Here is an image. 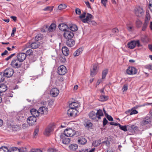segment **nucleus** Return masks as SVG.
I'll return each instance as SVG.
<instances>
[{"label":"nucleus","instance_id":"obj_10","mask_svg":"<svg viewBox=\"0 0 152 152\" xmlns=\"http://www.w3.org/2000/svg\"><path fill=\"white\" fill-rule=\"evenodd\" d=\"M151 120V118L148 116L146 117L141 122V125L142 126H144L148 124H150Z\"/></svg>","mask_w":152,"mask_h":152},{"label":"nucleus","instance_id":"obj_33","mask_svg":"<svg viewBox=\"0 0 152 152\" xmlns=\"http://www.w3.org/2000/svg\"><path fill=\"white\" fill-rule=\"evenodd\" d=\"M83 50L81 48H79L77 49L73 54V55L75 57L78 56L80 54L82 53Z\"/></svg>","mask_w":152,"mask_h":152},{"label":"nucleus","instance_id":"obj_4","mask_svg":"<svg viewBox=\"0 0 152 152\" xmlns=\"http://www.w3.org/2000/svg\"><path fill=\"white\" fill-rule=\"evenodd\" d=\"M136 45L138 47H140L141 46L139 40L132 41L127 44L128 47L130 49L134 48Z\"/></svg>","mask_w":152,"mask_h":152},{"label":"nucleus","instance_id":"obj_7","mask_svg":"<svg viewBox=\"0 0 152 152\" xmlns=\"http://www.w3.org/2000/svg\"><path fill=\"white\" fill-rule=\"evenodd\" d=\"M126 72L129 75H135L137 72V69L134 67H129L126 70Z\"/></svg>","mask_w":152,"mask_h":152},{"label":"nucleus","instance_id":"obj_45","mask_svg":"<svg viewBox=\"0 0 152 152\" xmlns=\"http://www.w3.org/2000/svg\"><path fill=\"white\" fill-rule=\"evenodd\" d=\"M133 27L132 25L130 23V24H126V28L129 31H132V29Z\"/></svg>","mask_w":152,"mask_h":152},{"label":"nucleus","instance_id":"obj_11","mask_svg":"<svg viewBox=\"0 0 152 152\" xmlns=\"http://www.w3.org/2000/svg\"><path fill=\"white\" fill-rule=\"evenodd\" d=\"M94 18V16L89 13H88L85 18L83 19L82 21L83 22L90 24V21L91 19Z\"/></svg>","mask_w":152,"mask_h":152},{"label":"nucleus","instance_id":"obj_38","mask_svg":"<svg viewBox=\"0 0 152 152\" xmlns=\"http://www.w3.org/2000/svg\"><path fill=\"white\" fill-rule=\"evenodd\" d=\"M142 24V23L141 20L139 19L136 20V25L137 28H140Z\"/></svg>","mask_w":152,"mask_h":152},{"label":"nucleus","instance_id":"obj_44","mask_svg":"<svg viewBox=\"0 0 152 152\" xmlns=\"http://www.w3.org/2000/svg\"><path fill=\"white\" fill-rule=\"evenodd\" d=\"M5 78V76L3 72L0 73V82L3 81Z\"/></svg>","mask_w":152,"mask_h":152},{"label":"nucleus","instance_id":"obj_52","mask_svg":"<svg viewBox=\"0 0 152 152\" xmlns=\"http://www.w3.org/2000/svg\"><path fill=\"white\" fill-rule=\"evenodd\" d=\"M145 68L149 70H152V65L149 64L145 66Z\"/></svg>","mask_w":152,"mask_h":152},{"label":"nucleus","instance_id":"obj_16","mask_svg":"<svg viewBox=\"0 0 152 152\" xmlns=\"http://www.w3.org/2000/svg\"><path fill=\"white\" fill-rule=\"evenodd\" d=\"M53 126H49L45 129L44 134L47 136H49L51 132H53Z\"/></svg>","mask_w":152,"mask_h":152},{"label":"nucleus","instance_id":"obj_61","mask_svg":"<svg viewBox=\"0 0 152 152\" xmlns=\"http://www.w3.org/2000/svg\"><path fill=\"white\" fill-rule=\"evenodd\" d=\"M86 15V13L85 12H84L83 14L80 15L79 17L80 19L83 18L85 17Z\"/></svg>","mask_w":152,"mask_h":152},{"label":"nucleus","instance_id":"obj_50","mask_svg":"<svg viewBox=\"0 0 152 152\" xmlns=\"http://www.w3.org/2000/svg\"><path fill=\"white\" fill-rule=\"evenodd\" d=\"M92 145L95 147H97L100 145V143L98 141H96L93 142Z\"/></svg>","mask_w":152,"mask_h":152},{"label":"nucleus","instance_id":"obj_37","mask_svg":"<svg viewBox=\"0 0 152 152\" xmlns=\"http://www.w3.org/2000/svg\"><path fill=\"white\" fill-rule=\"evenodd\" d=\"M118 126L122 130L126 132L128 131L127 129V125L126 126H122L120 125V124H118Z\"/></svg>","mask_w":152,"mask_h":152},{"label":"nucleus","instance_id":"obj_57","mask_svg":"<svg viewBox=\"0 0 152 152\" xmlns=\"http://www.w3.org/2000/svg\"><path fill=\"white\" fill-rule=\"evenodd\" d=\"M107 118L109 121H113V118L110 115H107Z\"/></svg>","mask_w":152,"mask_h":152},{"label":"nucleus","instance_id":"obj_25","mask_svg":"<svg viewBox=\"0 0 152 152\" xmlns=\"http://www.w3.org/2000/svg\"><path fill=\"white\" fill-rule=\"evenodd\" d=\"M80 105V104L77 102H72L70 103L69 105V107L70 108H72L73 109L76 108L77 107H79Z\"/></svg>","mask_w":152,"mask_h":152},{"label":"nucleus","instance_id":"obj_22","mask_svg":"<svg viewBox=\"0 0 152 152\" xmlns=\"http://www.w3.org/2000/svg\"><path fill=\"white\" fill-rule=\"evenodd\" d=\"M75 42L74 40L72 39H68L66 41V45L69 47H72L75 44Z\"/></svg>","mask_w":152,"mask_h":152},{"label":"nucleus","instance_id":"obj_23","mask_svg":"<svg viewBox=\"0 0 152 152\" xmlns=\"http://www.w3.org/2000/svg\"><path fill=\"white\" fill-rule=\"evenodd\" d=\"M88 116L89 118L93 120H96L97 118L96 113L94 111L90 112L88 114Z\"/></svg>","mask_w":152,"mask_h":152},{"label":"nucleus","instance_id":"obj_58","mask_svg":"<svg viewBox=\"0 0 152 152\" xmlns=\"http://www.w3.org/2000/svg\"><path fill=\"white\" fill-rule=\"evenodd\" d=\"M108 122V121L105 118L103 119V125L104 126H105Z\"/></svg>","mask_w":152,"mask_h":152},{"label":"nucleus","instance_id":"obj_64","mask_svg":"<svg viewBox=\"0 0 152 152\" xmlns=\"http://www.w3.org/2000/svg\"><path fill=\"white\" fill-rule=\"evenodd\" d=\"M92 125L93 124L89 122L88 123L86 124V126L90 127H92Z\"/></svg>","mask_w":152,"mask_h":152},{"label":"nucleus","instance_id":"obj_49","mask_svg":"<svg viewBox=\"0 0 152 152\" xmlns=\"http://www.w3.org/2000/svg\"><path fill=\"white\" fill-rule=\"evenodd\" d=\"M53 9V7L50 6H48L45 8L43 9V10L44 11H49L51 12L52 11Z\"/></svg>","mask_w":152,"mask_h":152},{"label":"nucleus","instance_id":"obj_13","mask_svg":"<svg viewBox=\"0 0 152 152\" xmlns=\"http://www.w3.org/2000/svg\"><path fill=\"white\" fill-rule=\"evenodd\" d=\"M135 14L138 17H140L143 14V10L140 7H136L135 9Z\"/></svg>","mask_w":152,"mask_h":152},{"label":"nucleus","instance_id":"obj_56","mask_svg":"<svg viewBox=\"0 0 152 152\" xmlns=\"http://www.w3.org/2000/svg\"><path fill=\"white\" fill-rule=\"evenodd\" d=\"M38 132H39V130L38 129H35L34 132V137H35L37 135Z\"/></svg>","mask_w":152,"mask_h":152},{"label":"nucleus","instance_id":"obj_42","mask_svg":"<svg viewBox=\"0 0 152 152\" xmlns=\"http://www.w3.org/2000/svg\"><path fill=\"white\" fill-rule=\"evenodd\" d=\"M0 152H9V150L7 147H2L0 148Z\"/></svg>","mask_w":152,"mask_h":152},{"label":"nucleus","instance_id":"obj_29","mask_svg":"<svg viewBox=\"0 0 152 152\" xmlns=\"http://www.w3.org/2000/svg\"><path fill=\"white\" fill-rule=\"evenodd\" d=\"M56 25L55 23H52L49 27L48 31L50 32H52L56 30Z\"/></svg>","mask_w":152,"mask_h":152},{"label":"nucleus","instance_id":"obj_6","mask_svg":"<svg viewBox=\"0 0 152 152\" xmlns=\"http://www.w3.org/2000/svg\"><path fill=\"white\" fill-rule=\"evenodd\" d=\"M78 112V111L76 109L69 108L67 111V114L69 116L75 117L77 116Z\"/></svg>","mask_w":152,"mask_h":152},{"label":"nucleus","instance_id":"obj_3","mask_svg":"<svg viewBox=\"0 0 152 152\" xmlns=\"http://www.w3.org/2000/svg\"><path fill=\"white\" fill-rule=\"evenodd\" d=\"M75 131L72 128L66 129L64 131V136L65 135L68 137H72L75 134Z\"/></svg>","mask_w":152,"mask_h":152},{"label":"nucleus","instance_id":"obj_27","mask_svg":"<svg viewBox=\"0 0 152 152\" xmlns=\"http://www.w3.org/2000/svg\"><path fill=\"white\" fill-rule=\"evenodd\" d=\"M55 140H59L63 139L64 138V134L62 133H58L57 132H56L55 134Z\"/></svg>","mask_w":152,"mask_h":152},{"label":"nucleus","instance_id":"obj_36","mask_svg":"<svg viewBox=\"0 0 152 152\" xmlns=\"http://www.w3.org/2000/svg\"><path fill=\"white\" fill-rule=\"evenodd\" d=\"M108 72V70L107 69H106L103 70L102 71V79H104L106 76Z\"/></svg>","mask_w":152,"mask_h":152},{"label":"nucleus","instance_id":"obj_59","mask_svg":"<svg viewBox=\"0 0 152 152\" xmlns=\"http://www.w3.org/2000/svg\"><path fill=\"white\" fill-rule=\"evenodd\" d=\"M14 55H15V54L14 53H13V54H12L11 55L9 56L8 57H7L5 59V60L6 61H8L9 59H10L12 57H13V56H14Z\"/></svg>","mask_w":152,"mask_h":152},{"label":"nucleus","instance_id":"obj_9","mask_svg":"<svg viewBox=\"0 0 152 152\" xmlns=\"http://www.w3.org/2000/svg\"><path fill=\"white\" fill-rule=\"evenodd\" d=\"M74 36L73 33L69 30L65 31L64 33V36L66 39H72Z\"/></svg>","mask_w":152,"mask_h":152},{"label":"nucleus","instance_id":"obj_24","mask_svg":"<svg viewBox=\"0 0 152 152\" xmlns=\"http://www.w3.org/2000/svg\"><path fill=\"white\" fill-rule=\"evenodd\" d=\"M127 129L129 132H133L137 130V127L134 125H127Z\"/></svg>","mask_w":152,"mask_h":152},{"label":"nucleus","instance_id":"obj_17","mask_svg":"<svg viewBox=\"0 0 152 152\" xmlns=\"http://www.w3.org/2000/svg\"><path fill=\"white\" fill-rule=\"evenodd\" d=\"M59 93V90L56 88H53L50 91V94L53 97L57 96Z\"/></svg>","mask_w":152,"mask_h":152},{"label":"nucleus","instance_id":"obj_30","mask_svg":"<svg viewBox=\"0 0 152 152\" xmlns=\"http://www.w3.org/2000/svg\"><path fill=\"white\" fill-rule=\"evenodd\" d=\"M68 28L70 29L72 31H75L78 29L77 26L75 24H72L70 25L69 26Z\"/></svg>","mask_w":152,"mask_h":152},{"label":"nucleus","instance_id":"obj_53","mask_svg":"<svg viewBox=\"0 0 152 152\" xmlns=\"http://www.w3.org/2000/svg\"><path fill=\"white\" fill-rule=\"evenodd\" d=\"M102 143L107 146H109L110 144V142L108 140H106L105 141H103Z\"/></svg>","mask_w":152,"mask_h":152},{"label":"nucleus","instance_id":"obj_21","mask_svg":"<svg viewBox=\"0 0 152 152\" xmlns=\"http://www.w3.org/2000/svg\"><path fill=\"white\" fill-rule=\"evenodd\" d=\"M58 28L61 31H64L65 32V31L68 30L67 29L69 28L68 26L64 23H61L58 26Z\"/></svg>","mask_w":152,"mask_h":152},{"label":"nucleus","instance_id":"obj_8","mask_svg":"<svg viewBox=\"0 0 152 152\" xmlns=\"http://www.w3.org/2000/svg\"><path fill=\"white\" fill-rule=\"evenodd\" d=\"M13 70L11 68L6 69L3 72L5 77H10L12 76L13 75Z\"/></svg>","mask_w":152,"mask_h":152},{"label":"nucleus","instance_id":"obj_55","mask_svg":"<svg viewBox=\"0 0 152 152\" xmlns=\"http://www.w3.org/2000/svg\"><path fill=\"white\" fill-rule=\"evenodd\" d=\"M75 12L76 14L79 15H80L81 13L80 10L78 8H76Z\"/></svg>","mask_w":152,"mask_h":152},{"label":"nucleus","instance_id":"obj_19","mask_svg":"<svg viewBox=\"0 0 152 152\" xmlns=\"http://www.w3.org/2000/svg\"><path fill=\"white\" fill-rule=\"evenodd\" d=\"M40 42L36 41L32 43H30V48L32 49H36L37 48L40 46Z\"/></svg>","mask_w":152,"mask_h":152},{"label":"nucleus","instance_id":"obj_40","mask_svg":"<svg viewBox=\"0 0 152 152\" xmlns=\"http://www.w3.org/2000/svg\"><path fill=\"white\" fill-rule=\"evenodd\" d=\"M108 97L104 95H101L99 97L100 100L101 101H104L107 100Z\"/></svg>","mask_w":152,"mask_h":152},{"label":"nucleus","instance_id":"obj_2","mask_svg":"<svg viewBox=\"0 0 152 152\" xmlns=\"http://www.w3.org/2000/svg\"><path fill=\"white\" fill-rule=\"evenodd\" d=\"M11 66L13 68H18L21 66V63L16 58H14L11 63Z\"/></svg>","mask_w":152,"mask_h":152},{"label":"nucleus","instance_id":"obj_18","mask_svg":"<svg viewBox=\"0 0 152 152\" xmlns=\"http://www.w3.org/2000/svg\"><path fill=\"white\" fill-rule=\"evenodd\" d=\"M93 69L91 70V76L92 77L95 76L97 72L96 70L97 68L98 65L96 64H94L93 66Z\"/></svg>","mask_w":152,"mask_h":152},{"label":"nucleus","instance_id":"obj_41","mask_svg":"<svg viewBox=\"0 0 152 152\" xmlns=\"http://www.w3.org/2000/svg\"><path fill=\"white\" fill-rule=\"evenodd\" d=\"M42 37L43 35L42 34H38L35 37V40L36 41H38L41 40Z\"/></svg>","mask_w":152,"mask_h":152},{"label":"nucleus","instance_id":"obj_34","mask_svg":"<svg viewBox=\"0 0 152 152\" xmlns=\"http://www.w3.org/2000/svg\"><path fill=\"white\" fill-rule=\"evenodd\" d=\"M30 47V42H28L26 44L24 45L23 46L22 48V51H24L27 48H29Z\"/></svg>","mask_w":152,"mask_h":152},{"label":"nucleus","instance_id":"obj_43","mask_svg":"<svg viewBox=\"0 0 152 152\" xmlns=\"http://www.w3.org/2000/svg\"><path fill=\"white\" fill-rule=\"evenodd\" d=\"M62 142L64 144H68L69 143L70 140L69 138H63Z\"/></svg>","mask_w":152,"mask_h":152},{"label":"nucleus","instance_id":"obj_54","mask_svg":"<svg viewBox=\"0 0 152 152\" xmlns=\"http://www.w3.org/2000/svg\"><path fill=\"white\" fill-rule=\"evenodd\" d=\"M107 1V0H101V3L103 4L104 7H106V3Z\"/></svg>","mask_w":152,"mask_h":152},{"label":"nucleus","instance_id":"obj_48","mask_svg":"<svg viewBox=\"0 0 152 152\" xmlns=\"http://www.w3.org/2000/svg\"><path fill=\"white\" fill-rule=\"evenodd\" d=\"M11 151H12V152H20L19 149L15 147H12Z\"/></svg>","mask_w":152,"mask_h":152},{"label":"nucleus","instance_id":"obj_39","mask_svg":"<svg viewBox=\"0 0 152 152\" xmlns=\"http://www.w3.org/2000/svg\"><path fill=\"white\" fill-rule=\"evenodd\" d=\"M33 51L31 49H29L27 50L25 53L26 55V56H30L33 54Z\"/></svg>","mask_w":152,"mask_h":152},{"label":"nucleus","instance_id":"obj_47","mask_svg":"<svg viewBox=\"0 0 152 152\" xmlns=\"http://www.w3.org/2000/svg\"><path fill=\"white\" fill-rule=\"evenodd\" d=\"M20 152H26L27 151V149L25 147H20L19 148Z\"/></svg>","mask_w":152,"mask_h":152},{"label":"nucleus","instance_id":"obj_1","mask_svg":"<svg viewBox=\"0 0 152 152\" xmlns=\"http://www.w3.org/2000/svg\"><path fill=\"white\" fill-rule=\"evenodd\" d=\"M48 111V110L47 107H42L39 108L38 111L35 109L33 108L31 110L30 112L32 116L37 117L39 115V114H47Z\"/></svg>","mask_w":152,"mask_h":152},{"label":"nucleus","instance_id":"obj_62","mask_svg":"<svg viewBox=\"0 0 152 152\" xmlns=\"http://www.w3.org/2000/svg\"><path fill=\"white\" fill-rule=\"evenodd\" d=\"M118 29L116 28H115L112 30V32L113 33H118Z\"/></svg>","mask_w":152,"mask_h":152},{"label":"nucleus","instance_id":"obj_12","mask_svg":"<svg viewBox=\"0 0 152 152\" xmlns=\"http://www.w3.org/2000/svg\"><path fill=\"white\" fill-rule=\"evenodd\" d=\"M36 117L34 116H30L28 118L27 120V122L29 125H32L34 124L36 121Z\"/></svg>","mask_w":152,"mask_h":152},{"label":"nucleus","instance_id":"obj_5","mask_svg":"<svg viewBox=\"0 0 152 152\" xmlns=\"http://www.w3.org/2000/svg\"><path fill=\"white\" fill-rule=\"evenodd\" d=\"M67 72L66 68L64 65H61L58 69V73L60 75H65Z\"/></svg>","mask_w":152,"mask_h":152},{"label":"nucleus","instance_id":"obj_20","mask_svg":"<svg viewBox=\"0 0 152 152\" xmlns=\"http://www.w3.org/2000/svg\"><path fill=\"white\" fill-rule=\"evenodd\" d=\"M17 120L20 122H23L25 120V117L24 115L21 113H19L17 116L16 117Z\"/></svg>","mask_w":152,"mask_h":152},{"label":"nucleus","instance_id":"obj_31","mask_svg":"<svg viewBox=\"0 0 152 152\" xmlns=\"http://www.w3.org/2000/svg\"><path fill=\"white\" fill-rule=\"evenodd\" d=\"M78 142L80 144L84 145L86 143L87 140L85 138L81 137L78 140Z\"/></svg>","mask_w":152,"mask_h":152},{"label":"nucleus","instance_id":"obj_51","mask_svg":"<svg viewBox=\"0 0 152 152\" xmlns=\"http://www.w3.org/2000/svg\"><path fill=\"white\" fill-rule=\"evenodd\" d=\"M31 150L33 152H42L41 150L38 148L32 149Z\"/></svg>","mask_w":152,"mask_h":152},{"label":"nucleus","instance_id":"obj_28","mask_svg":"<svg viewBox=\"0 0 152 152\" xmlns=\"http://www.w3.org/2000/svg\"><path fill=\"white\" fill-rule=\"evenodd\" d=\"M7 88V87L6 85L4 84H0V94L1 93L5 91Z\"/></svg>","mask_w":152,"mask_h":152},{"label":"nucleus","instance_id":"obj_35","mask_svg":"<svg viewBox=\"0 0 152 152\" xmlns=\"http://www.w3.org/2000/svg\"><path fill=\"white\" fill-rule=\"evenodd\" d=\"M69 148L72 151H74L77 148L78 145L76 144H72L69 146Z\"/></svg>","mask_w":152,"mask_h":152},{"label":"nucleus","instance_id":"obj_32","mask_svg":"<svg viewBox=\"0 0 152 152\" xmlns=\"http://www.w3.org/2000/svg\"><path fill=\"white\" fill-rule=\"evenodd\" d=\"M96 114L97 116V118L98 120L100 119H101V117L104 115L103 113L101 110H98Z\"/></svg>","mask_w":152,"mask_h":152},{"label":"nucleus","instance_id":"obj_60","mask_svg":"<svg viewBox=\"0 0 152 152\" xmlns=\"http://www.w3.org/2000/svg\"><path fill=\"white\" fill-rule=\"evenodd\" d=\"M110 125H114V126H118V124H119L118 123H115L113 122H110Z\"/></svg>","mask_w":152,"mask_h":152},{"label":"nucleus","instance_id":"obj_63","mask_svg":"<svg viewBox=\"0 0 152 152\" xmlns=\"http://www.w3.org/2000/svg\"><path fill=\"white\" fill-rule=\"evenodd\" d=\"M138 112L135 110H133L130 113V114H135L137 113Z\"/></svg>","mask_w":152,"mask_h":152},{"label":"nucleus","instance_id":"obj_15","mask_svg":"<svg viewBox=\"0 0 152 152\" xmlns=\"http://www.w3.org/2000/svg\"><path fill=\"white\" fill-rule=\"evenodd\" d=\"M149 22V19L147 15L146 16L145 18V22L143 23L142 25V30L144 31L146 30L148 23Z\"/></svg>","mask_w":152,"mask_h":152},{"label":"nucleus","instance_id":"obj_46","mask_svg":"<svg viewBox=\"0 0 152 152\" xmlns=\"http://www.w3.org/2000/svg\"><path fill=\"white\" fill-rule=\"evenodd\" d=\"M66 5L64 4H61L59 5L58 6V9L60 10H62L66 8Z\"/></svg>","mask_w":152,"mask_h":152},{"label":"nucleus","instance_id":"obj_26","mask_svg":"<svg viewBox=\"0 0 152 152\" xmlns=\"http://www.w3.org/2000/svg\"><path fill=\"white\" fill-rule=\"evenodd\" d=\"M62 51L63 54L66 56H68L69 53V49L66 46H64L62 47Z\"/></svg>","mask_w":152,"mask_h":152},{"label":"nucleus","instance_id":"obj_14","mask_svg":"<svg viewBox=\"0 0 152 152\" xmlns=\"http://www.w3.org/2000/svg\"><path fill=\"white\" fill-rule=\"evenodd\" d=\"M26 55L24 53H20L17 56V58L21 63L26 58Z\"/></svg>","mask_w":152,"mask_h":152}]
</instances>
